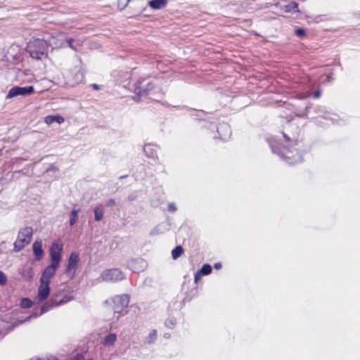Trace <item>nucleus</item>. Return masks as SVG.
<instances>
[{"mask_svg":"<svg viewBox=\"0 0 360 360\" xmlns=\"http://www.w3.org/2000/svg\"><path fill=\"white\" fill-rule=\"evenodd\" d=\"M72 300L71 297L68 295H64L63 292H59L58 293L53 294L49 302L44 303L41 309L39 315L43 314L44 313L47 312L50 309H51L54 307L59 306L60 304L67 303L68 302ZM39 314L34 313L32 316H30L27 318L26 320H30L32 317H37Z\"/></svg>","mask_w":360,"mask_h":360,"instance_id":"nucleus-1","label":"nucleus"},{"mask_svg":"<svg viewBox=\"0 0 360 360\" xmlns=\"http://www.w3.org/2000/svg\"><path fill=\"white\" fill-rule=\"evenodd\" d=\"M47 48L48 45L45 40L35 39L28 43L26 51L32 58L41 60L43 56H46Z\"/></svg>","mask_w":360,"mask_h":360,"instance_id":"nucleus-2","label":"nucleus"},{"mask_svg":"<svg viewBox=\"0 0 360 360\" xmlns=\"http://www.w3.org/2000/svg\"><path fill=\"white\" fill-rule=\"evenodd\" d=\"M32 237V229L25 227L21 229L18 234V238L14 243L13 251L18 252L22 250L26 245H28Z\"/></svg>","mask_w":360,"mask_h":360,"instance_id":"nucleus-3","label":"nucleus"},{"mask_svg":"<svg viewBox=\"0 0 360 360\" xmlns=\"http://www.w3.org/2000/svg\"><path fill=\"white\" fill-rule=\"evenodd\" d=\"M103 281L106 282H117L124 278V274L119 269L105 270L101 275Z\"/></svg>","mask_w":360,"mask_h":360,"instance_id":"nucleus-4","label":"nucleus"},{"mask_svg":"<svg viewBox=\"0 0 360 360\" xmlns=\"http://www.w3.org/2000/svg\"><path fill=\"white\" fill-rule=\"evenodd\" d=\"M115 313H121L129 303V296L127 294L116 295L112 299Z\"/></svg>","mask_w":360,"mask_h":360,"instance_id":"nucleus-5","label":"nucleus"},{"mask_svg":"<svg viewBox=\"0 0 360 360\" xmlns=\"http://www.w3.org/2000/svg\"><path fill=\"white\" fill-rule=\"evenodd\" d=\"M79 262V255L76 252H72L69 257L68 265L65 272L68 277L70 278H73L75 277Z\"/></svg>","mask_w":360,"mask_h":360,"instance_id":"nucleus-6","label":"nucleus"},{"mask_svg":"<svg viewBox=\"0 0 360 360\" xmlns=\"http://www.w3.org/2000/svg\"><path fill=\"white\" fill-rule=\"evenodd\" d=\"M34 89L32 86H14L12 87L7 96L6 98H12L13 97L18 96H26L30 95L34 93Z\"/></svg>","mask_w":360,"mask_h":360,"instance_id":"nucleus-7","label":"nucleus"},{"mask_svg":"<svg viewBox=\"0 0 360 360\" xmlns=\"http://www.w3.org/2000/svg\"><path fill=\"white\" fill-rule=\"evenodd\" d=\"M63 250L62 245L58 243H53L50 248V255L51 259L52 264H55L56 266L60 265V262L61 260V252Z\"/></svg>","mask_w":360,"mask_h":360,"instance_id":"nucleus-8","label":"nucleus"},{"mask_svg":"<svg viewBox=\"0 0 360 360\" xmlns=\"http://www.w3.org/2000/svg\"><path fill=\"white\" fill-rule=\"evenodd\" d=\"M50 283L40 281V285L38 288L37 296L36 299L37 302H41L46 300L50 295Z\"/></svg>","mask_w":360,"mask_h":360,"instance_id":"nucleus-9","label":"nucleus"},{"mask_svg":"<svg viewBox=\"0 0 360 360\" xmlns=\"http://www.w3.org/2000/svg\"><path fill=\"white\" fill-rule=\"evenodd\" d=\"M58 266L51 264L44 270L40 281L51 283V278L55 275Z\"/></svg>","mask_w":360,"mask_h":360,"instance_id":"nucleus-10","label":"nucleus"},{"mask_svg":"<svg viewBox=\"0 0 360 360\" xmlns=\"http://www.w3.org/2000/svg\"><path fill=\"white\" fill-rule=\"evenodd\" d=\"M129 266L134 272H139L143 271L146 268L147 263L143 259L138 258L131 260L129 263Z\"/></svg>","mask_w":360,"mask_h":360,"instance_id":"nucleus-11","label":"nucleus"},{"mask_svg":"<svg viewBox=\"0 0 360 360\" xmlns=\"http://www.w3.org/2000/svg\"><path fill=\"white\" fill-rule=\"evenodd\" d=\"M60 37L63 39H65V41L61 43L60 44V46H68L75 51H77L78 48L82 46V41L79 40H76L72 38H68L65 37L64 34H60Z\"/></svg>","mask_w":360,"mask_h":360,"instance_id":"nucleus-12","label":"nucleus"},{"mask_svg":"<svg viewBox=\"0 0 360 360\" xmlns=\"http://www.w3.org/2000/svg\"><path fill=\"white\" fill-rule=\"evenodd\" d=\"M153 88V86L150 82L148 83L147 87L146 89H143L142 86H140L135 87L134 93L136 95L134 97V101H139L141 96L149 95L150 91L152 90Z\"/></svg>","mask_w":360,"mask_h":360,"instance_id":"nucleus-13","label":"nucleus"},{"mask_svg":"<svg viewBox=\"0 0 360 360\" xmlns=\"http://www.w3.org/2000/svg\"><path fill=\"white\" fill-rule=\"evenodd\" d=\"M68 72H66L67 75H68ZM83 73L77 70L74 76L70 77L68 76L66 81L65 82V84L68 86H73L79 82H81L83 79Z\"/></svg>","mask_w":360,"mask_h":360,"instance_id":"nucleus-14","label":"nucleus"},{"mask_svg":"<svg viewBox=\"0 0 360 360\" xmlns=\"http://www.w3.org/2000/svg\"><path fill=\"white\" fill-rule=\"evenodd\" d=\"M33 252L36 257V260L39 261L44 256V250L42 249L41 241H35L32 245Z\"/></svg>","mask_w":360,"mask_h":360,"instance_id":"nucleus-15","label":"nucleus"},{"mask_svg":"<svg viewBox=\"0 0 360 360\" xmlns=\"http://www.w3.org/2000/svg\"><path fill=\"white\" fill-rule=\"evenodd\" d=\"M45 122L47 124H51L54 122H58V124L63 123L65 119L60 115H48L45 117Z\"/></svg>","mask_w":360,"mask_h":360,"instance_id":"nucleus-16","label":"nucleus"},{"mask_svg":"<svg viewBox=\"0 0 360 360\" xmlns=\"http://www.w3.org/2000/svg\"><path fill=\"white\" fill-rule=\"evenodd\" d=\"M167 4V0H151L149 1V6L153 9L165 8Z\"/></svg>","mask_w":360,"mask_h":360,"instance_id":"nucleus-17","label":"nucleus"},{"mask_svg":"<svg viewBox=\"0 0 360 360\" xmlns=\"http://www.w3.org/2000/svg\"><path fill=\"white\" fill-rule=\"evenodd\" d=\"M104 207L103 205H99L94 208V219L96 221H101L104 215Z\"/></svg>","mask_w":360,"mask_h":360,"instance_id":"nucleus-18","label":"nucleus"},{"mask_svg":"<svg viewBox=\"0 0 360 360\" xmlns=\"http://www.w3.org/2000/svg\"><path fill=\"white\" fill-rule=\"evenodd\" d=\"M143 151L148 158H155L156 157V149L151 144L145 145Z\"/></svg>","mask_w":360,"mask_h":360,"instance_id":"nucleus-19","label":"nucleus"},{"mask_svg":"<svg viewBox=\"0 0 360 360\" xmlns=\"http://www.w3.org/2000/svg\"><path fill=\"white\" fill-rule=\"evenodd\" d=\"M285 11L299 13L300 10L298 8V4L296 3L295 1L290 2L288 4L285 6Z\"/></svg>","mask_w":360,"mask_h":360,"instance_id":"nucleus-20","label":"nucleus"},{"mask_svg":"<svg viewBox=\"0 0 360 360\" xmlns=\"http://www.w3.org/2000/svg\"><path fill=\"white\" fill-rule=\"evenodd\" d=\"M117 335L115 333H110L106 335L103 340V345L105 346L112 345L116 341Z\"/></svg>","mask_w":360,"mask_h":360,"instance_id":"nucleus-21","label":"nucleus"},{"mask_svg":"<svg viewBox=\"0 0 360 360\" xmlns=\"http://www.w3.org/2000/svg\"><path fill=\"white\" fill-rule=\"evenodd\" d=\"M22 276L27 281H31L34 277V271L31 267L23 269Z\"/></svg>","mask_w":360,"mask_h":360,"instance_id":"nucleus-22","label":"nucleus"},{"mask_svg":"<svg viewBox=\"0 0 360 360\" xmlns=\"http://www.w3.org/2000/svg\"><path fill=\"white\" fill-rule=\"evenodd\" d=\"M80 209H73L70 214V225L73 226L78 220Z\"/></svg>","mask_w":360,"mask_h":360,"instance_id":"nucleus-23","label":"nucleus"},{"mask_svg":"<svg viewBox=\"0 0 360 360\" xmlns=\"http://www.w3.org/2000/svg\"><path fill=\"white\" fill-rule=\"evenodd\" d=\"M290 153H291V151H288V150H287V151H286V153H285V154H283V156H282V158H286V159L288 160V163H289L290 165H292V164H294V163L300 162H302V158L300 155H299V156L297 157V159H295V160H291L292 157L290 155Z\"/></svg>","mask_w":360,"mask_h":360,"instance_id":"nucleus-24","label":"nucleus"},{"mask_svg":"<svg viewBox=\"0 0 360 360\" xmlns=\"http://www.w3.org/2000/svg\"><path fill=\"white\" fill-rule=\"evenodd\" d=\"M184 253V249L181 245H177L172 251V256L173 259H178Z\"/></svg>","mask_w":360,"mask_h":360,"instance_id":"nucleus-25","label":"nucleus"},{"mask_svg":"<svg viewBox=\"0 0 360 360\" xmlns=\"http://www.w3.org/2000/svg\"><path fill=\"white\" fill-rule=\"evenodd\" d=\"M212 270V266L208 264H205L201 267L200 269L198 270V271L201 274L202 276H206L211 274Z\"/></svg>","mask_w":360,"mask_h":360,"instance_id":"nucleus-26","label":"nucleus"},{"mask_svg":"<svg viewBox=\"0 0 360 360\" xmlns=\"http://www.w3.org/2000/svg\"><path fill=\"white\" fill-rule=\"evenodd\" d=\"M162 226L161 224H158V226H156L155 228H153L150 231V236H156L158 234L164 233L165 229H162Z\"/></svg>","mask_w":360,"mask_h":360,"instance_id":"nucleus-27","label":"nucleus"},{"mask_svg":"<svg viewBox=\"0 0 360 360\" xmlns=\"http://www.w3.org/2000/svg\"><path fill=\"white\" fill-rule=\"evenodd\" d=\"M32 305V302L29 298H22L20 302V307L23 309L30 308Z\"/></svg>","mask_w":360,"mask_h":360,"instance_id":"nucleus-28","label":"nucleus"},{"mask_svg":"<svg viewBox=\"0 0 360 360\" xmlns=\"http://www.w3.org/2000/svg\"><path fill=\"white\" fill-rule=\"evenodd\" d=\"M156 338H157V330L155 329H153L151 330L148 337L147 338L146 342L148 344L153 343L156 340Z\"/></svg>","mask_w":360,"mask_h":360,"instance_id":"nucleus-29","label":"nucleus"},{"mask_svg":"<svg viewBox=\"0 0 360 360\" xmlns=\"http://www.w3.org/2000/svg\"><path fill=\"white\" fill-rule=\"evenodd\" d=\"M165 326L169 328H172L176 324V319L173 317L168 318L165 322Z\"/></svg>","mask_w":360,"mask_h":360,"instance_id":"nucleus-30","label":"nucleus"},{"mask_svg":"<svg viewBox=\"0 0 360 360\" xmlns=\"http://www.w3.org/2000/svg\"><path fill=\"white\" fill-rule=\"evenodd\" d=\"M7 283V277L6 276V274L0 271V285H6Z\"/></svg>","mask_w":360,"mask_h":360,"instance_id":"nucleus-31","label":"nucleus"},{"mask_svg":"<svg viewBox=\"0 0 360 360\" xmlns=\"http://www.w3.org/2000/svg\"><path fill=\"white\" fill-rule=\"evenodd\" d=\"M295 34L297 37H303L304 36H305V30L304 29H302V28H297L295 30Z\"/></svg>","mask_w":360,"mask_h":360,"instance_id":"nucleus-32","label":"nucleus"},{"mask_svg":"<svg viewBox=\"0 0 360 360\" xmlns=\"http://www.w3.org/2000/svg\"><path fill=\"white\" fill-rule=\"evenodd\" d=\"M283 137L285 138V141H290V142H292V145H295V144H296V143H297V141H296V140H291V139H290V137H289L287 134H285V133H283Z\"/></svg>","mask_w":360,"mask_h":360,"instance_id":"nucleus-33","label":"nucleus"},{"mask_svg":"<svg viewBox=\"0 0 360 360\" xmlns=\"http://www.w3.org/2000/svg\"><path fill=\"white\" fill-rule=\"evenodd\" d=\"M72 360H85V358L82 354H77Z\"/></svg>","mask_w":360,"mask_h":360,"instance_id":"nucleus-34","label":"nucleus"},{"mask_svg":"<svg viewBox=\"0 0 360 360\" xmlns=\"http://www.w3.org/2000/svg\"><path fill=\"white\" fill-rule=\"evenodd\" d=\"M137 198V195L135 193H132L128 195V200L129 201L135 200Z\"/></svg>","mask_w":360,"mask_h":360,"instance_id":"nucleus-35","label":"nucleus"},{"mask_svg":"<svg viewBox=\"0 0 360 360\" xmlns=\"http://www.w3.org/2000/svg\"><path fill=\"white\" fill-rule=\"evenodd\" d=\"M168 210L170 211V212H175L176 210V207L175 206V205L174 203H169L168 205Z\"/></svg>","mask_w":360,"mask_h":360,"instance_id":"nucleus-36","label":"nucleus"},{"mask_svg":"<svg viewBox=\"0 0 360 360\" xmlns=\"http://www.w3.org/2000/svg\"><path fill=\"white\" fill-rule=\"evenodd\" d=\"M115 205V200L114 199H110L106 202L107 207H112Z\"/></svg>","mask_w":360,"mask_h":360,"instance_id":"nucleus-37","label":"nucleus"},{"mask_svg":"<svg viewBox=\"0 0 360 360\" xmlns=\"http://www.w3.org/2000/svg\"><path fill=\"white\" fill-rule=\"evenodd\" d=\"M226 129V130L228 131V132H230L229 127L228 125H224H224H221V126H220V127H219V128H218V130H217V131H218V133H219V134H220V132H219V130H221V129Z\"/></svg>","mask_w":360,"mask_h":360,"instance_id":"nucleus-38","label":"nucleus"},{"mask_svg":"<svg viewBox=\"0 0 360 360\" xmlns=\"http://www.w3.org/2000/svg\"><path fill=\"white\" fill-rule=\"evenodd\" d=\"M201 274L198 271L194 276L195 282H197L201 278Z\"/></svg>","mask_w":360,"mask_h":360,"instance_id":"nucleus-39","label":"nucleus"},{"mask_svg":"<svg viewBox=\"0 0 360 360\" xmlns=\"http://www.w3.org/2000/svg\"><path fill=\"white\" fill-rule=\"evenodd\" d=\"M320 96H321V91H316L314 94V97L315 98H319Z\"/></svg>","mask_w":360,"mask_h":360,"instance_id":"nucleus-40","label":"nucleus"},{"mask_svg":"<svg viewBox=\"0 0 360 360\" xmlns=\"http://www.w3.org/2000/svg\"><path fill=\"white\" fill-rule=\"evenodd\" d=\"M214 268L217 269H219L221 268V264L218 262V263H216L214 264Z\"/></svg>","mask_w":360,"mask_h":360,"instance_id":"nucleus-41","label":"nucleus"},{"mask_svg":"<svg viewBox=\"0 0 360 360\" xmlns=\"http://www.w3.org/2000/svg\"><path fill=\"white\" fill-rule=\"evenodd\" d=\"M323 108L322 107H318L316 109V112H323Z\"/></svg>","mask_w":360,"mask_h":360,"instance_id":"nucleus-42","label":"nucleus"},{"mask_svg":"<svg viewBox=\"0 0 360 360\" xmlns=\"http://www.w3.org/2000/svg\"><path fill=\"white\" fill-rule=\"evenodd\" d=\"M92 87L96 89V90H98L99 89V86L98 84H93L92 85Z\"/></svg>","mask_w":360,"mask_h":360,"instance_id":"nucleus-43","label":"nucleus"},{"mask_svg":"<svg viewBox=\"0 0 360 360\" xmlns=\"http://www.w3.org/2000/svg\"><path fill=\"white\" fill-rule=\"evenodd\" d=\"M125 3H126V1H122L120 4L118 3V5H119V6L123 7L124 4H125Z\"/></svg>","mask_w":360,"mask_h":360,"instance_id":"nucleus-44","label":"nucleus"},{"mask_svg":"<svg viewBox=\"0 0 360 360\" xmlns=\"http://www.w3.org/2000/svg\"><path fill=\"white\" fill-rule=\"evenodd\" d=\"M164 337L165 338H170V334L169 333H165Z\"/></svg>","mask_w":360,"mask_h":360,"instance_id":"nucleus-45","label":"nucleus"},{"mask_svg":"<svg viewBox=\"0 0 360 360\" xmlns=\"http://www.w3.org/2000/svg\"><path fill=\"white\" fill-rule=\"evenodd\" d=\"M310 108H311V105H307L305 108L306 112H307Z\"/></svg>","mask_w":360,"mask_h":360,"instance_id":"nucleus-46","label":"nucleus"},{"mask_svg":"<svg viewBox=\"0 0 360 360\" xmlns=\"http://www.w3.org/2000/svg\"><path fill=\"white\" fill-rule=\"evenodd\" d=\"M271 150H272L273 153H277L276 148L274 147H273V146H271Z\"/></svg>","mask_w":360,"mask_h":360,"instance_id":"nucleus-47","label":"nucleus"},{"mask_svg":"<svg viewBox=\"0 0 360 360\" xmlns=\"http://www.w3.org/2000/svg\"><path fill=\"white\" fill-rule=\"evenodd\" d=\"M126 176H120V179H123V178H125Z\"/></svg>","mask_w":360,"mask_h":360,"instance_id":"nucleus-48","label":"nucleus"}]
</instances>
